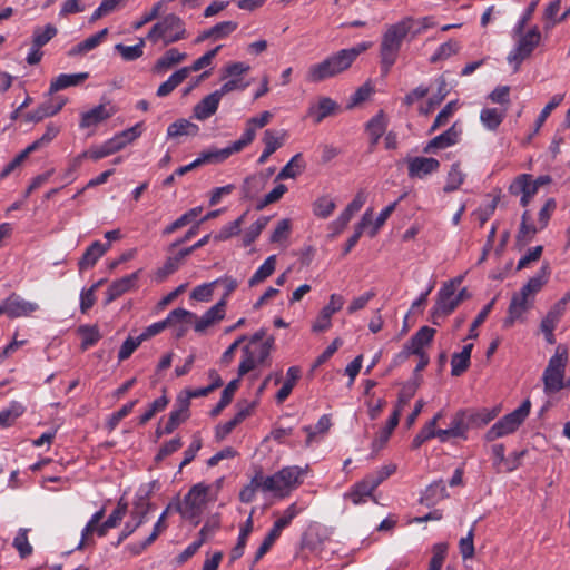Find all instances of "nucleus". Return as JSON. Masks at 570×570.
<instances>
[{"label": "nucleus", "instance_id": "1", "mask_svg": "<svg viewBox=\"0 0 570 570\" xmlns=\"http://www.w3.org/2000/svg\"><path fill=\"white\" fill-rule=\"evenodd\" d=\"M307 471V466L289 465L267 476L259 472L254 476V482L261 485V491L284 499L303 484Z\"/></svg>", "mask_w": 570, "mask_h": 570}, {"label": "nucleus", "instance_id": "2", "mask_svg": "<svg viewBox=\"0 0 570 570\" xmlns=\"http://www.w3.org/2000/svg\"><path fill=\"white\" fill-rule=\"evenodd\" d=\"M414 24L415 20L407 17L386 27L380 45L381 65L384 73H387L395 63L402 42L411 33Z\"/></svg>", "mask_w": 570, "mask_h": 570}, {"label": "nucleus", "instance_id": "3", "mask_svg": "<svg viewBox=\"0 0 570 570\" xmlns=\"http://www.w3.org/2000/svg\"><path fill=\"white\" fill-rule=\"evenodd\" d=\"M568 364V352L563 346H558L542 373L543 391L552 395L564 389V375Z\"/></svg>", "mask_w": 570, "mask_h": 570}, {"label": "nucleus", "instance_id": "4", "mask_svg": "<svg viewBox=\"0 0 570 570\" xmlns=\"http://www.w3.org/2000/svg\"><path fill=\"white\" fill-rule=\"evenodd\" d=\"M460 283L461 278H455L450 283L444 284L439 291L436 303L431 313L433 324L439 325V318H443L451 314L461 302L470 297L466 288H463L459 294H455V288Z\"/></svg>", "mask_w": 570, "mask_h": 570}, {"label": "nucleus", "instance_id": "5", "mask_svg": "<svg viewBox=\"0 0 570 570\" xmlns=\"http://www.w3.org/2000/svg\"><path fill=\"white\" fill-rule=\"evenodd\" d=\"M350 55L340 50L323 61L309 66L306 80L309 82H321L338 76L351 67Z\"/></svg>", "mask_w": 570, "mask_h": 570}, {"label": "nucleus", "instance_id": "6", "mask_svg": "<svg viewBox=\"0 0 570 570\" xmlns=\"http://www.w3.org/2000/svg\"><path fill=\"white\" fill-rule=\"evenodd\" d=\"M557 208L554 198H548L538 213V225L532 224L529 210H525L521 216V224L517 235V243L520 246L529 244L535 234L548 226L549 219Z\"/></svg>", "mask_w": 570, "mask_h": 570}, {"label": "nucleus", "instance_id": "7", "mask_svg": "<svg viewBox=\"0 0 570 570\" xmlns=\"http://www.w3.org/2000/svg\"><path fill=\"white\" fill-rule=\"evenodd\" d=\"M187 37L184 21L176 14H168L155 23L147 35V39L157 43L160 39L165 46L177 42Z\"/></svg>", "mask_w": 570, "mask_h": 570}, {"label": "nucleus", "instance_id": "8", "mask_svg": "<svg viewBox=\"0 0 570 570\" xmlns=\"http://www.w3.org/2000/svg\"><path fill=\"white\" fill-rule=\"evenodd\" d=\"M531 409V403L529 400H525L518 409L512 411L511 413L501 417L497 423H494L485 433L484 439L488 442H492L497 439L507 436L515 432L519 426L524 422L528 417Z\"/></svg>", "mask_w": 570, "mask_h": 570}, {"label": "nucleus", "instance_id": "9", "mask_svg": "<svg viewBox=\"0 0 570 570\" xmlns=\"http://www.w3.org/2000/svg\"><path fill=\"white\" fill-rule=\"evenodd\" d=\"M216 500L210 495L205 488V483L200 482L193 485L185 495L183 503L179 508L181 515L186 519H197L207 504Z\"/></svg>", "mask_w": 570, "mask_h": 570}, {"label": "nucleus", "instance_id": "10", "mask_svg": "<svg viewBox=\"0 0 570 570\" xmlns=\"http://www.w3.org/2000/svg\"><path fill=\"white\" fill-rule=\"evenodd\" d=\"M518 36L514 49L508 55L507 60L513 66V70L518 71L522 61L531 56L533 50L540 43L541 33L537 27H533L528 32L514 33Z\"/></svg>", "mask_w": 570, "mask_h": 570}, {"label": "nucleus", "instance_id": "11", "mask_svg": "<svg viewBox=\"0 0 570 570\" xmlns=\"http://www.w3.org/2000/svg\"><path fill=\"white\" fill-rule=\"evenodd\" d=\"M570 302V291L563 295L561 299L554 303L547 315L542 318L540 328L544 334L546 341L549 344L554 343V330L557 328L559 322L566 313L567 305Z\"/></svg>", "mask_w": 570, "mask_h": 570}, {"label": "nucleus", "instance_id": "12", "mask_svg": "<svg viewBox=\"0 0 570 570\" xmlns=\"http://www.w3.org/2000/svg\"><path fill=\"white\" fill-rule=\"evenodd\" d=\"M194 318V313L186 311L184 308H176L171 311L164 321L154 323L146 327L145 331L139 335L140 341H147L150 337L163 332L165 328L174 326L178 323H190Z\"/></svg>", "mask_w": 570, "mask_h": 570}, {"label": "nucleus", "instance_id": "13", "mask_svg": "<svg viewBox=\"0 0 570 570\" xmlns=\"http://www.w3.org/2000/svg\"><path fill=\"white\" fill-rule=\"evenodd\" d=\"M0 309L2 315L17 318L31 315L39 309V305L13 293L0 303Z\"/></svg>", "mask_w": 570, "mask_h": 570}, {"label": "nucleus", "instance_id": "14", "mask_svg": "<svg viewBox=\"0 0 570 570\" xmlns=\"http://www.w3.org/2000/svg\"><path fill=\"white\" fill-rule=\"evenodd\" d=\"M434 334V328L429 326L421 327L404 345L403 351L396 356V360L404 361L412 354L424 353V346L429 345L432 342Z\"/></svg>", "mask_w": 570, "mask_h": 570}, {"label": "nucleus", "instance_id": "15", "mask_svg": "<svg viewBox=\"0 0 570 570\" xmlns=\"http://www.w3.org/2000/svg\"><path fill=\"white\" fill-rule=\"evenodd\" d=\"M150 510V503L145 497H139L135 502L131 511V521L127 522L121 531L117 544L127 539L145 520L146 514Z\"/></svg>", "mask_w": 570, "mask_h": 570}, {"label": "nucleus", "instance_id": "16", "mask_svg": "<svg viewBox=\"0 0 570 570\" xmlns=\"http://www.w3.org/2000/svg\"><path fill=\"white\" fill-rule=\"evenodd\" d=\"M512 195L521 196L520 204L522 207H528L534 195L538 193L535 186L530 184V174L518 175L509 187Z\"/></svg>", "mask_w": 570, "mask_h": 570}, {"label": "nucleus", "instance_id": "17", "mask_svg": "<svg viewBox=\"0 0 570 570\" xmlns=\"http://www.w3.org/2000/svg\"><path fill=\"white\" fill-rule=\"evenodd\" d=\"M225 299L219 301L213 307H210L202 317H197L189 323H194V328L198 333L205 332L208 327L215 325L222 321L225 316Z\"/></svg>", "mask_w": 570, "mask_h": 570}, {"label": "nucleus", "instance_id": "18", "mask_svg": "<svg viewBox=\"0 0 570 570\" xmlns=\"http://www.w3.org/2000/svg\"><path fill=\"white\" fill-rule=\"evenodd\" d=\"M533 302L534 299L528 295H524L521 289L518 293H514L509 306V315L504 324L510 326L514 323V321L521 318L522 315L532 307Z\"/></svg>", "mask_w": 570, "mask_h": 570}, {"label": "nucleus", "instance_id": "19", "mask_svg": "<svg viewBox=\"0 0 570 570\" xmlns=\"http://www.w3.org/2000/svg\"><path fill=\"white\" fill-rule=\"evenodd\" d=\"M337 110L338 105L333 99L330 97H320L308 107L307 116L311 117L315 124H320L326 117L335 115Z\"/></svg>", "mask_w": 570, "mask_h": 570}, {"label": "nucleus", "instance_id": "20", "mask_svg": "<svg viewBox=\"0 0 570 570\" xmlns=\"http://www.w3.org/2000/svg\"><path fill=\"white\" fill-rule=\"evenodd\" d=\"M67 99L62 97L50 98L41 104L37 109L27 115V119L39 122L47 117L58 114L66 105Z\"/></svg>", "mask_w": 570, "mask_h": 570}, {"label": "nucleus", "instance_id": "21", "mask_svg": "<svg viewBox=\"0 0 570 570\" xmlns=\"http://www.w3.org/2000/svg\"><path fill=\"white\" fill-rule=\"evenodd\" d=\"M462 134L461 126L454 122L446 131L434 137L424 148L425 153H432L435 149H444L456 144Z\"/></svg>", "mask_w": 570, "mask_h": 570}, {"label": "nucleus", "instance_id": "22", "mask_svg": "<svg viewBox=\"0 0 570 570\" xmlns=\"http://www.w3.org/2000/svg\"><path fill=\"white\" fill-rule=\"evenodd\" d=\"M466 413L463 411L458 412L450 424L449 429L438 430V439L441 442H445L449 438H466L468 431Z\"/></svg>", "mask_w": 570, "mask_h": 570}, {"label": "nucleus", "instance_id": "23", "mask_svg": "<svg viewBox=\"0 0 570 570\" xmlns=\"http://www.w3.org/2000/svg\"><path fill=\"white\" fill-rule=\"evenodd\" d=\"M115 114V109L110 105L101 104L89 111L81 115L80 127H95L104 120L110 118Z\"/></svg>", "mask_w": 570, "mask_h": 570}, {"label": "nucleus", "instance_id": "24", "mask_svg": "<svg viewBox=\"0 0 570 570\" xmlns=\"http://www.w3.org/2000/svg\"><path fill=\"white\" fill-rule=\"evenodd\" d=\"M551 274L549 263H543L539 272L531 277L527 284L521 287L524 295H528L534 299L535 295L543 288L548 283Z\"/></svg>", "mask_w": 570, "mask_h": 570}, {"label": "nucleus", "instance_id": "25", "mask_svg": "<svg viewBox=\"0 0 570 570\" xmlns=\"http://www.w3.org/2000/svg\"><path fill=\"white\" fill-rule=\"evenodd\" d=\"M439 160L428 157H415L409 160V175L422 178L438 170Z\"/></svg>", "mask_w": 570, "mask_h": 570}, {"label": "nucleus", "instance_id": "26", "mask_svg": "<svg viewBox=\"0 0 570 570\" xmlns=\"http://www.w3.org/2000/svg\"><path fill=\"white\" fill-rule=\"evenodd\" d=\"M222 97L214 91L204 97L193 109V116L198 120H205L213 116L219 105Z\"/></svg>", "mask_w": 570, "mask_h": 570}, {"label": "nucleus", "instance_id": "27", "mask_svg": "<svg viewBox=\"0 0 570 570\" xmlns=\"http://www.w3.org/2000/svg\"><path fill=\"white\" fill-rule=\"evenodd\" d=\"M286 131H274V130H265L263 136V142L265 145L264 151L258 158L259 164L266 163L268 157L274 154L278 148H281L285 141Z\"/></svg>", "mask_w": 570, "mask_h": 570}, {"label": "nucleus", "instance_id": "28", "mask_svg": "<svg viewBox=\"0 0 570 570\" xmlns=\"http://www.w3.org/2000/svg\"><path fill=\"white\" fill-rule=\"evenodd\" d=\"M187 55L179 52L176 48L167 50L154 65L151 71L161 75L173 68L174 66L185 61Z\"/></svg>", "mask_w": 570, "mask_h": 570}, {"label": "nucleus", "instance_id": "29", "mask_svg": "<svg viewBox=\"0 0 570 570\" xmlns=\"http://www.w3.org/2000/svg\"><path fill=\"white\" fill-rule=\"evenodd\" d=\"M138 274L139 272H135L130 275L124 276L120 279L112 282L107 289V302L110 303L120 295H122L124 293L130 291L138 279Z\"/></svg>", "mask_w": 570, "mask_h": 570}, {"label": "nucleus", "instance_id": "30", "mask_svg": "<svg viewBox=\"0 0 570 570\" xmlns=\"http://www.w3.org/2000/svg\"><path fill=\"white\" fill-rule=\"evenodd\" d=\"M88 78L87 72H80V73H61L55 79L51 80L49 94L52 95L59 90L66 89L68 87L78 86L81 82H83Z\"/></svg>", "mask_w": 570, "mask_h": 570}, {"label": "nucleus", "instance_id": "31", "mask_svg": "<svg viewBox=\"0 0 570 570\" xmlns=\"http://www.w3.org/2000/svg\"><path fill=\"white\" fill-rule=\"evenodd\" d=\"M508 107L505 108H483L480 112V120L482 125L494 131L499 128L503 119L505 118Z\"/></svg>", "mask_w": 570, "mask_h": 570}, {"label": "nucleus", "instance_id": "32", "mask_svg": "<svg viewBox=\"0 0 570 570\" xmlns=\"http://www.w3.org/2000/svg\"><path fill=\"white\" fill-rule=\"evenodd\" d=\"M109 244L104 245L98 240L94 242L79 261V268L87 269L92 267L96 262L107 252Z\"/></svg>", "mask_w": 570, "mask_h": 570}, {"label": "nucleus", "instance_id": "33", "mask_svg": "<svg viewBox=\"0 0 570 570\" xmlns=\"http://www.w3.org/2000/svg\"><path fill=\"white\" fill-rule=\"evenodd\" d=\"M188 400L178 399V409L170 412L169 419L164 426V433L170 434L180 423L188 417Z\"/></svg>", "mask_w": 570, "mask_h": 570}, {"label": "nucleus", "instance_id": "34", "mask_svg": "<svg viewBox=\"0 0 570 570\" xmlns=\"http://www.w3.org/2000/svg\"><path fill=\"white\" fill-rule=\"evenodd\" d=\"M127 513V503L124 502L122 499L118 502L117 508L114 512L108 517V519L99 524L97 530L95 531L99 537H105L109 529L116 528L125 514Z\"/></svg>", "mask_w": 570, "mask_h": 570}, {"label": "nucleus", "instance_id": "35", "mask_svg": "<svg viewBox=\"0 0 570 570\" xmlns=\"http://www.w3.org/2000/svg\"><path fill=\"white\" fill-rule=\"evenodd\" d=\"M400 420V409H395L387 424L379 432L374 439L372 446L374 451L381 450L389 441L392 431L397 426Z\"/></svg>", "mask_w": 570, "mask_h": 570}, {"label": "nucleus", "instance_id": "36", "mask_svg": "<svg viewBox=\"0 0 570 570\" xmlns=\"http://www.w3.org/2000/svg\"><path fill=\"white\" fill-rule=\"evenodd\" d=\"M198 131L199 128L197 125L190 122L187 119H178L168 126L167 136L170 138L180 136H195L198 134Z\"/></svg>", "mask_w": 570, "mask_h": 570}, {"label": "nucleus", "instance_id": "37", "mask_svg": "<svg viewBox=\"0 0 570 570\" xmlns=\"http://www.w3.org/2000/svg\"><path fill=\"white\" fill-rule=\"evenodd\" d=\"M276 263V255H271L269 257H267L248 281L249 286H256L264 282L266 278H268L275 272Z\"/></svg>", "mask_w": 570, "mask_h": 570}, {"label": "nucleus", "instance_id": "38", "mask_svg": "<svg viewBox=\"0 0 570 570\" xmlns=\"http://www.w3.org/2000/svg\"><path fill=\"white\" fill-rule=\"evenodd\" d=\"M305 169V163L302 154H296L292 159L281 169L276 180L288 179L297 177Z\"/></svg>", "mask_w": 570, "mask_h": 570}, {"label": "nucleus", "instance_id": "39", "mask_svg": "<svg viewBox=\"0 0 570 570\" xmlns=\"http://www.w3.org/2000/svg\"><path fill=\"white\" fill-rule=\"evenodd\" d=\"M301 376V370L297 366H292L287 370L286 381L276 394L277 403H283L291 394L293 387Z\"/></svg>", "mask_w": 570, "mask_h": 570}, {"label": "nucleus", "instance_id": "40", "mask_svg": "<svg viewBox=\"0 0 570 570\" xmlns=\"http://www.w3.org/2000/svg\"><path fill=\"white\" fill-rule=\"evenodd\" d=\"M188 77L187 69H179L174 72L165 82L157 89L158 97H166L174 91L186 78Z\"/></svg>", "mask_w": 570, "mask_h": 570}, {"label": "nucleus", "instance_id": "41", "mask_svg": "<svg viewBox=\"0 0 570 570\" xmlns=\"http://www.w3.org/2000/svg\"><path fill=\"white\" fill-rule=\"evenodd\" d=\"M387 127L386 116L380 111L367 124V132L371 137L372 144H377L379 139L383 136Z\"/></svg>", "mask_w": 570, "mask_h": 570}, {"label": "nucleus", "instance_id": "42", "mask_svg": "<svg viewBox=\"0 0 570 570\" xmlns=\"http://www.w3.org/2000/svg\"><path fill=\"white\" fill-rule=\"evenodd\" d=\"M374 490L375 488L364 478L345 494V498H348L354 504H360L365 501L366 497L372 495Z\"/></svg>", "mask_w": 570, "mask_h": 570}, {"label": "nucleus", "instance_id": "43", "mask_svg": "<svg viewBox=\"0 0 570 570\" xmlns=\"http://www.w3.org/2000/svg\"><path fill=\"white\" fill-rule=\"evenodd\" d=\"M233 154L234 153H233L230 146H228L226 148H222V149L210 148L208 150L203 151L199 155V159L202 161V165L218 164V163L226 160Z\"/></svg>", "mask_w": 570, "mask_h": 570}, {"label": "nucleus", "instance_id": "44", "mask_svg": "<svg viewBox=\"0 0 570 570\" xmlns=\"http://www.w3.org/2000/svg\"><path fill=\"white\" fill-rule=\"evenodd\" d=\"M336 207L335 202L328 196L317 198L313 204V213L320 218H327Z\"/></svg>", "mask_w": 570, "mask_h": 570}, {"label": "nucleus", "instance_id": "45", "mask_svg": "<svg viewBox=\"0 0 570 570\" xmlns=\"http://www.w3.org/2000/svg\"><path fill=\"white\" fill-rule=\"evenodd\" d=\"M23 412L24 407L20 403H11L8 409L0 412V426L7 428L12 425Z\"/></svg>", "mask_w": 570, "mask_h": 570}, {"label": "nucleus", "instance_id": "46", "mask_svg": "<svg viewBox=\"0 0 570 570\" xmlns=\"http://www.w3.org/2000/svg\"><path fill=\"white\" fill-rule=\"evenodd\" d=\"M145 46V39H140L135 46H125L118 43L115 49L120 53L121 58L126 61H134L142 56V48Z\"/></svg>", "mask_w": 570, "mask_h": 570}, {"label": "nucleus", "instance_id": "47", "mask_svg": "<svg viewBox=\"0 0 570 570\" xmlns=\"http://www.w3.org/2000/svg\"><path fill=\"white\" fill-rule=\"evenodd\" d=\"M239 386V377L230 381L227 386L224 389L222 393V397L216 405V407L212 411V414L218 415L223 409H225L233 400L234 393Z\"/></svg>", "mask_w": 570, "mask_h": 570}, {"label": "nucleus", "instance_id": "48", "mask_svg": "<svg viewBox=\"0 0 570 570\" xmlns=\"http://www.w3.org/2000/svg\"><path fill=\"white\" fill-rule=\"evenodd\" d=\"M57 35V28L52 24H47L43 28H36L33 30L32 43L33 47H42L48 43Z\"/></svg>", "mask_w": 570, "mask_h": 570}, {"label": "nucleus", "instance_id": "49", "mask_svg": "<svg viewBox=\"0 0 570 570\" xmlns=\"http://www.w3.org/2000/svg\"><path fill=\"white\" fill-rule=\"evenodd\" d=\"M464 177L465 175L461 170L460 166L458 164L452 165L448 174L446 184L443 188L444 191L451 193L456 190L464 181Z\"/></svg>", "mask_w": 570, "mask_h": 570}, {"label": "nucleus", "instance_id": "50", "mask_svg": "<svg viewBox=\"0 0 570 570\" xmlns=\"http://www.w3.org/2000/svg\"><path fill=\"white\" fill-rule=\"evenodd\" d=\"M243 352L244 356L238 367L239 379L249 371L254 370L255 366L258 364V362L256 361V351L253 350V346H245Z\"/></svg>", "mask_w": 570, "mask_h": 570}, {"label": "nucleus", "instance_id": "51", "mask_svg": "<svg viewBox=\"0 0 570 570\" xmlns=\"http://www.w3.org/2000/svg\"><path fill=\"white\" fill-rule=\"evenodd\" d=\"M104 515H105V508L100 509L91 517V519L89 520V522L87 523V525L83 528V530L81 532V541L78 546V549H82L83 546L86 544L88 538L92 533H95V531L99 527V523H100L101 519L104 518Z\"/></svg>", "mask_w": 570, "mask_h": 570}, {"label": "nucleus", "instance_id": "52", "mask_svg": "<svg viewBox=\"0 0 570 570\" xmlns=\"http://www.w3.org/2000/svg\"><path fill=\"white\" fill-rule=\"evenodd\" d=\"M448 491L442 480L433 482L425 491L424 499L429 503L448 498Z\"/></svg>", "mask_w": 570, "mask_h": 570}, {"label": "nucleus", "instance_id": "53", "mask_svg": "<svg viewBox=\"0 0 570 570\" xmlns=\"http://www.w3.org/2000/svg\"><path fill=\"white\" fill-rule=\"evenodd\" d=\"M456 109H458L456 101L448 102L445 105V107L436 116L430 131H435L440 127L445 126L450 121L451 117L453 116V114L455 112Z\"/></svg>", "mask_w": 570, "mask_h": 570}, {"label": "nucleus", "instance_id": "54", "mask_svg": "<svg viewBox=\"0 0 570 570\" xmlns=\"http://www.w3.org/2000/svg\"><path fill=\"white\" fill-rule=\"evenodd\" d=\"M268 223L267 217H261L255 223H253L245 232L243 237L244 246L250 245L262 233V230L266 227Z\"/></svg>", "mask_w": 570, "mask_h": 570}, {"label": "nucleus", "instance_id": "55", "mask_svg": "<svg viewBox=\"0 0 570 570\" xmlns=\"http://www.w3.org/2000/svg\"><path fill=\"white\" fill-rule=\"evenodd\" d=\"M449 546L445 542H440L433 546L432 548V559L430 561V567L428 570H441L443 561L446 557Z\"/></svg>", "mask_w": 570, "mask_h": 570}, {"label": "nucleus", "instance_id": "56", "mask_svg": "<svg viewBox=\"0 0 570 570\" xmlns=\"http://www.w3.org/2000/svg\"><path fill=\"white\" fill-rule=\"evenodd\" d=\"M13 547L18 550L21 558H27L32 553V546L28 540V530L20 529L13 540Z\"/></svg>", "mask_w": 570, "mask_h": 570}, {"label": "nucleus", "instance_id": "57", "mask_svg": "<svg viewBox=\"0 0 570 570\" xmlns=\"http://www.w3.org/2000/svg\"><path fill=\"white\" fill-rule=\"evenodd\" d=\"M110 154L108 153L106 146L102 144L100 146L91 147L89 150L83 151L79 156L73 159V167H79L82 159L86 157L91 158L92 160H99L101 158L108 157Z\"/></svg>", "mask_w": 570, "mask_h": 570}, {"label": "nucleus", "instance_id": "58", "mask_svg": "<svg viewBox=\"0 0 570 570\" xmlns=\"http://www.w3.org/2000/svg\"><path fill=\"white\" fill-rule=\"evenodd\" d=\"M136 404H137V400L131 401V402L125 404L117 412L112 413L109 416V419L107 420V423H106L108 430L109 431L115 430L117 428V425L119 424V422L131 413V411H132V409L135 407Z\"/></svg>", "mask_w": 570, "mask_h": 570}, {"label": "nucleus", "instance_id": "59", "mask_svg": "<svg viewBox=\"0 0 570 570\" xmlns=\"http://www.w3.org/2000/svg\"><path fill=\"white\" fill-rule=\"evenodd\" d=\"M396 471L395 464H387L379 469L375 473L367 475L365 479L371 483L375 489L390 475H392Z\"/></svg>", "mask_w": 570, "mask_h": 570}, {"label": "nucleus", "instance_id": "60", "mask_svg": "<svg viewBox=\"0 0 570 570\" xmlns=\"http://www.w3.org/2000/svg\"><path fill=\"white\" fill-rule=\"evenodd\" d=\"M432 438H438V430L434 429V422H428L414 436L412 448L419 449L425 441Z\"/></svg>", "mask_w": 570, "mask_h": 570}, {"label": "nucleus", "instance_id": "61", "mask_svg": "<svg viewBox=\"0 0 570 570\" xmlns=\"http://www.w3.org/2000/svg\"><path fill=\"white\" fill-rule=\"evenodd\" d=\"M460 49V43L454 40H449L448 42L441 45L436 52L432 56L431 61H438L442 59H448L451 56L455 55Z\"/></svg>", "mask_w": 570, "mask_h": 570}, {"label": "nucleus", "instance_id": "62", "mask_svg": "<svg viewBox=\"0 0 570 570\" xmlns=\"http://www.w3.org/2000/svg\"><path fill=\"white\" fill-rule=\"evenodd\" d=\"M168 404V399L166 396H160L156 399L148 407V410L140 416L139 424L144 425L148 421H150L156 413L163 411Z\"/></svg>", "mask_w": 570, "mask_h": 570}, {"label": "nucleus", "instance_id": "63", "mask_svg": "<svg viewBox=\"0 0 570 570\" xmlns=\"http://www.w3.org/2000/svg\"><path fill=\"white\" fill-rule=\"evenodd\" d=\"M256 128L250 126L248 121H246V128H245V131L244 134L242 135V137L234 141L232 145H230V148L233 150V153H238L243 148H245L247 145H249L255 136H256Z\"/></svg>", "mask_w": 570, "mask_h": 570}, {"label": "nucleus", "instance_id": "64", "mask_svg": "<svg viewBox=\"0 0 570 570\" xmlns=\"http://www.w3.org/2000/svg\"><path fill=\"white\" fill-rule=\"evenodd\" d=\"M181 261L183 259L178 256V254L168 257L164 266L158 268V271L156 272V279L160 282L165 279L168 275L173 274L175 271L178 269Z\"/></svg>", "mask_w": 570, "mask_h": 570}]
</instances>
